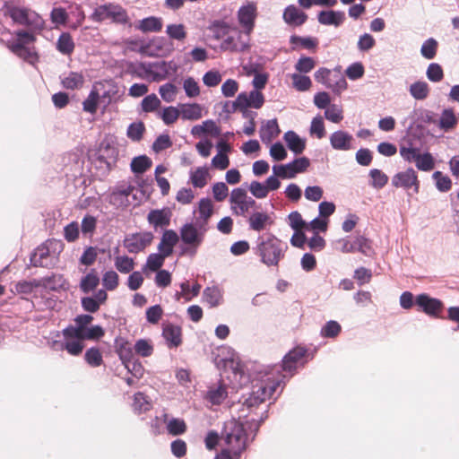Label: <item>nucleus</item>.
Returning a JSON list of instances; mask_svg holds the SVG:
<instances>
[{
	"instance_id": "obj_27",
	"label": "nucleus",
	"mask_w": 459,
	"mask_h": 459,
	"mask_svg": "<svg viewBox=\"0 0 459 459\" xmlns=\"http://www.w3.org/2000/svg\"><path fill=\"white\" fill-rule=\"evenodd\" d=\"M203 298L210 307H215L222 302L223 293L217 286L206 287L204 290Z\"/></svg>"
},
{
	"instance_id": "obj_42",
	"label": "nucleus",
	"mask_w": 459,
	"mask_h": 459,
	"mask_svg": "<svg viewBox=\"0 0 459 459\" xmlns=\"http://www.w3.org/2000/svg\"><path fill=\"white\" fill-rule=\"evenodd\" d=\"M429 85L427 82L418 81L410 86L411 95L418 100H425L429 95Z\"/></svg>"
},
{
	"instance_id": "obj_45",
	"label": "nucleus",
	"mask_w": 459,
	"mask_h": 459,
	"mask_svg": "<svg viewBox=\"0 0 459 459\" xmlns=\"http://www.w3.org/2000/svg\"><path fill=\"white\" fill-rule=\"evenodd\" d=\"M166 34L169 39L183 41L186 38V28L183 24H169L166 28Z\"/></svg>"
},
{
	"instance_id": "obj_59",
	"label": "nucleus",
	"mask_w": 459,
	"mask_h": 459,
	"mask_svg": "<svg viewBox=\"0 0 459 459\" xmlns=\"http://www.w3.org/2000/svg\"><path fill=\"white\" fill-rule=\"evenodd\" d=\"M315 66H316V62H315L314 58H312L310 56H302L299 57V59L296 63L295 69L299 74H307L310 71H312Z\"/></svg>"
},
{
	"instance_id": "obj_48",
	"label": "nucleus",
	"mask_w": 459,
	"mask_h": 459,
	"mask_svg": "<svg viewBox=\"0 0 459 459\" xmlns=\"http://www.w3.org/2000/svg\"><path fill=\"white\" fill-rule=\"evenodd\" d=\"M159 93L164 101L169 103L175 100L178 88L173 83L167 82L160 86Z\"/></svg>"
},
{
	"instance_id": "obj_37",
	"label": "nucleus",
	"mask_w": 459,
	"mask_h": 459,
	"mask_svg": "<svg viewBox=\"0 0 459 459\" xmlns=\"http://www.w3.org/2000/svg\"><path fill=\"white\" fill-rule=\"evenodd\" d=\"M246 97L245 108H260L264 103V97L263 93L258 90H253L249 93L240 92Z\"/></svg>"
},
{
	"instance_id": "obj_61",
	"label": "nucleus",
	"mask_w": 459,
	"mask_h": 459,
	"mask_svg": "<svg viewBox=\"0 0 459 459\" xmlns=\"http://www.w3.org/2000/svg\"><path fill=\"white\" fill-rule=\"evenodd\" d=\"M167 429L169 434L178 436L186 431V426L183 420L173 418L167 423Z\"/></svg>"
},
{
	"instance_id": "obj_41",
	"label": "nucleus",
	"mask_w": 459,
	"mask_h": 459,
	"mask_svg": "<svg viewBox=\"0 0 459 459\" xmlns=\"http://www.w3.org/2000/svg\"><path fill=\"white\" fill-rule=\"evenodd\" d=\"M368 176L371 178L370 186L376 189L383 188L388 182V177L378 169L369 170Z\"/></svg>"
},
{
	"instance_id": "obj_47",
	"label": "nucleus",
	"mask_w": 459,
	"mask_h": 459,
	"mask_svg": "<svg viewBox=\"0 0 459 459\" xmlns=\"http://www.w3.org/2000/svg\"><path fill=\"white\" fill-rule=\"evenodd\" d=\"M169 257L164 255L163 253H152L150 254L146 260L145 266L152 272H156L163 265L165 258Z\"/></svg>"
},
{
	"instance_id": "obj_63",
	"label": "nucleus",
	"mask_w": 459,
	"mask_h": 459,
	"mask_svg": "<svg viewBox=\"0 0 459 459\" xmlns=\"http://www.w3.org/2000/svg\"><path fill=\"white\" fill-rule=\"evenodd\" d=\"M141 105L144 112H152L160 106V100L156 94L152 93L144 97Z\"/></svg>"
},
{
	"instance_id": "obj_26",
	"label": "nucleus",
	"mask_w": 459,
	"mask_h": 459,
	"mask_svg": "<svg viewBox=\"0 0 459 459\" xmlns=\"http://www.w3.org/2000/svg\"><path fill=\"white\" fill-rule=\"evenodd\" d=\"M347 86L348 84L345 77L342 74L341 69L337 68L333 70L331 81L328 82L325 87L339 95L347 89Z\"/></svg>"
},
{
	"instance_id": "obj_33",
	"label": "nucleus",
	"mask_w": 459,
	"mask_h": 459,
	"mask_svg": "<svg viewBox=\"0 0 459 459\" xmlns=\"http://www.w3.org/2000/svg\"><path fill=\"white\" fill-rule=\"evenodd\" d=\"M180 115L186 120H197L202 117V107L197 103L182 104Z\"/></svg>"
},
{
	"instance_id": "obj_60",
	"label": "nucleus",
	"mask_w": 459,
	"mask_h": 459,
	"mask_svg": "<svg viewBox=\"0 0 459 459\" xmlns=\"http://www.w3.org/2000/svg\"><path fill=\"white\" fill-rule=\"evenodd\" d=\"M144 130L143 122H135L129 125L126 134L132 141L138 142L142 139Z\"/></svg>"
},
{
	"instance_id": "obj_34",
	"label": "nucleus",
	"mask_w": 459,
	"mask_h": 459,
	"mask_svg": "<svg viewBox=\"0 0 459 459\" xmlns=\"http://www.w3.org/2000/svg\"><path fill=\"white\" fill-rule=\"evenodd\" d=\"M228 392L224 385L212 387L207 391L206 399L212 404L219 405L227 398Z\"/></svg>"
},
{
	"instance_id": "obj_1",
	"label": "nucleus",
	"mask_w": 459,
	"mask_h": 459,
	"mask_svg": "<svg viewBox=\"0 0 459 459\" xmlns=\"http://www.w3.org/2000/svg\"><path fill=\"white\" fill-rule=\"evenodd\" d=\"M288 247L281 239L272 233L259 236L255 254L260 256V260L267 266H277Z\"/></svg>"
},
{
	"instance_id": "obj_31",
	"label": "nucleus",
	"mask_w": 459,
	"mask_h": 459,
	"mask_svg": "<svg viewBox=\"0 0 459 459\" xmlns=\"http://www.w3.org/2000/svg\"><path fill=\"white\" fill-rule=\"evenodd\" d=\"M74 47L75 45L70 33H61L56 44V49L65 56H70L74 52Z\"/></svg>"
},
{
	"instance_id": "obj_30",
	"label": "nucleus",
	"mask_w": 459,
	"mask_h": 459,
	"mask_svg": "<svg viewBox=\"0 0 459 459\" xmlns=\"http://www.w3.org/2000/svg\"><path fill=\"white\" fill-rule=\"evenodd\" d=\"M280 128L277 120L270 119L260 129V138L264 143H270L280 134Z\"/></svg>"
},
{
	"instance_id": "obj_11",
	"label": "nucleus",
	"mask_w": 459,
	"mask_h": 459,
	"mask_svg": "<svg viewBox=\"0 0 459 459\" xmlns=\"http://www.w3.org/2000/svg\"><path fill=\"white\" fill-rule=\"evenodd\" d=\"M392 185L394 187H402L406 190L413 187L414 193H418L420 188L417 173L412 168H409L404 171L396 173L392 178Z\"/></svg>"
},
{
	"instance_id": "obj_29",
	"label": "nucleus",
	"mask_w": 459,
	"mask_h": 459,
	"mask_svg": "<svg viewBox=\"0 0 459 459\" xmlns=\"http://www.w3.org/2000/svg\"><path fill=\"white\" fill-rule=\"evenodd\" d=\"M459 115L456 116L452 108H445L440 116L438 126L445 132L453 129L458 123Z\"/></svg>"
},
{
	"instance_id": "obj_56",
	"label": "nucleus",
	"mask_w": 459,
	"mask_h": 459,
	"mask_svg": "<svg viewBox=\"0 0 459 459\" xmlns=\"http://www.w3.org/2000/svg\"><path fill=\"white\" fill-rule=\"evenodd\" d=\"M290 42L292 45L299 44L302 48L306 49H314L316 48L318 41L316 39L312 37H300L297 35H292L290 38Z\"/></svg>"
},
{
	"instance_id": "obj_4",
	"label": "nucleus",
	"mask_w": 459,
	"mask_h": 459,
	"mask_svg": "<svg viewBox=\"0 0 459 459\" xmlns=\"http://www.w3.org/2000/svg\"><path fill=\"white\" fill-rule=\"evenodd\" d=\"M207 230L208 228L197 222H195V224L189 222L185 223L179 230V238L186 246L182 248V254L194 256L198 247L204 242Z\"/></svg>"
},
{
	"instance_id": "obj_43",
	"label": "nucleus",
	"mask_w": 459,
	"mask_h": 459,
	"mask_svg": "<svg viewBox=\"0 0 459 459\" xmlns=\"http://www.w3.org/2000/svg\"><path fill=\"white\" fill-rule=\"evenodd\" d=\"M8 13L14 22L22 25L29 24V11L26 8L13 6L9 8Z\"/></svg>"
},
{
	"instance_id": "obj_57",
	"label": "nucleus",
	"mask_w": 459,
	"mask_h": 459,
	"mask_svg": "<svg viewBox=\"0 0 459 459\" xmlns=\"http://www.w3.org/2000/svg\"><path fill=\"white\" fill-rule=\"evenodd\" d=\"M181 294L186 301H189L192 298L198 296L201 285L199 283L194 284L190 287L188 281H183L180 283Z\"/></svg>"
},
{
	"instance_id": "obj_20",
	"label": "nucleus",
	"mask_w": 459,
	"mask_h": 459,
	"mask_svg": "<svg viewBox=\"0 0 459 459\" xmlns=\"http://www.w3.org/2000/svg\"><path fill=\"white\" fill-rule=\"evenodd\" d=\"M171 212L169 209L152 210L147 216L148 222L155 229L168 227L170 224Z\"/></svg>"
},
{
	"instance_id": "obj_6",
	"label": "nucleus",
	"mask_w": 459,
	"mask_h": 459,
	"mask_svg": "<svg viewBox=\"0 0 459 459\" xmlns=\"http://www.w3.org/2000/svg\"><path fill=\"white\" fill-rule=\"evenodd\" d=\"M281 378H278L272 383L261 382L253 387L249 396L245 399L244 405L248 409L258 406L269 398L276 389L281 385Z\"/></svg>"
},
{
	"instance_id": "obj_39",
	"label": "nucleus",
	"mask_w": 459,
	"mask_h": 459,
	"mask_svg": "<svg viewBox=\"0 0 459 459\" xmlns=\"http://www.w3.org/2000/svg\"><path fill=\"white\" fill-rule=\"evenodd\" d=\"M209 30L215 39H221L230 33V26L224 21L216 20L209 26Z\"/></svg>"
},
{
	"instance_id": "obj_64",
	"label": "nucleus",
	"mask_w": 459,
	"mask_h": 459,
	"mask_svg": "<svg viewBox=\"0 0 459 459\" xmlns=\"http://www.w3.org/2000/svg\"><path fill=\"white\" fill-rule=\"evenodd\" d=\"M354 251L360 252L366 255H368L371 251L370 241L364 236H358L353 241Z\"/></svg>"
},
{
	"instance_id": "obj_35",
	"label": "nucleus",
	"mask_w": 459,
	"mask_h": 459,
	"mask_svg": "<svg viewBox=\"0 0 459 459\" xmlns=\"http://www.w3.org/2000/svg\"><path fill=\"white\" fill-rule=\"evenodd\" d=\"M152 165V160L146 155L134 157L130 164L131 170L135 174H143Z\"/></svg>"
},
{
	"instance_id": "obj_15",
	"label": "nucleus",
	"mask_w": 459,
	"mask_h": 459,
	"mask_svg": "<svg viewBox=\"0 0 459 459\" xmlns=\"http://www.w3.org/2000/svg\"><path fill=\"white\" fill-rule=\"evenodd\" d=\"M415 304L424 313L432 316H437L438 311L443 307V303L439 299L431 298L424 293L416 297Z\"/></svg>"
},
{
	"instance_id": "obj_7",
	"label": "nucleus",
	"mask_w": 459,
	"mask_h": 459,
	"mask_svg": "<svg viewBox=\"0 0 459 459\" xmlns=\"http://www.w3.org/2000/svg\"><path fill=\"white\" fill-rule=\"evenodd\" d=\"M92 18L96 22L112 19L114 22L121 24H126L129 22V17L126 11L120 5L112 4L98 6L92 13Z\"/></svg>"
},
{
	"instance_id": "obj_8",
	"label": "nucleus",
	"mask_w": 459,
	"mask_h": 459,
	"mask_svg": "<svg viewBox=\"0 0 459 459\" xmlns=\"http://www.w3.org/2000/svg\"><path fill=\"white\" fill-rule=\"evenodd\" d=\"M310 161L307 157L297 158L291 162L273 167V174L281 178H293L298 173H302L309 167Z\"/></svg>"
},
{
	"instance_id": "obj_25",
	"label": "nucleus",
	"mask_w": 459,
	"mask_h": 459,
	"mask_svg": "<svg viewBox=\"0 0 459 459\" xmlns=\"http://www.w3.org/2000/svg\"><path fill=\"white\" fill-rule=\"evenodd\" d=\"M61 83L67 90H77L82 87L84 77L81 73L69 72L62 75Z\"/></svg>"
},
{
	"instance_id": "obj_19",
	"label": "nucleus",
	"mask_w": 459,
	"mask_h": 459,
	"mask_svg": "<svg viewBox=\"0 0 459 459\" xmlns=\"http://www.w3.org/2000/svg\"><path fill=\"white\" fill-rule=\"evenodd\" d=\"M283 21L290 26H301L307 20V15L296 5H288L282 14Z\"/></svg>"
},
{
	"instance_id": "obj_17",
	"label": "nucleus",
	"mask_w": 459,
	"mask_h": 459,
	"mask_svg": "<svg viewBox=\"0 0 459 459\" xmlns=\"http://www.w3.org/2000/svg\"><path fill=\"white\" fill-rule=\"evenodd\" d=\"M346 20L342 11L322 10L317 13V21L321 25L340 27Z\"/></svg>"
},
{
	"instance_id": "obj_2",
	"label": "nucleus",
	"mask_w": 459,
	"mask_h": 459,
	"mask_svg": "<svg viewBox=\"0 0 459 459\" xmlns=\"http://www.w3.org/2000/svg\"><path fill=\"white\" fill-rule=\"evenodd\" d=\"M178 68L173 61L141 62L137 66V74L141 79L159 82L176 74Z\"/></svg>"
},
{
	"instance_id": "obj_55",
	"label": "nucleus",
	"mask_w": 459,
	"mask_h": 459,
	"mask_svg": "<svg viewBox=\"0 0 459 459\" xmlns=\"http://www.w3.org/2000/svg\"><path fill=\"white\" fill-rule=\"evenodd\" d=\"M84 359L86 362L93 368L100 367L103 362L102 355L96 347H91L87 350L84 354Z\"/></svg>"
},
{
	"instance_id": "obj_49",
	"label": "nucleus",
	"mask_w": 459,
	"mask_h": 459,
	"mask_svg": "<svg viewBox=\"0 0 459 459\" xmlns=\"http://www.w3.org/2000/svg\"><path fill=\"white\" fill-rule=\"evenodd\" d=\"M134 266V259L126 255H118L115 258V267L121 273H130Z\"/></svg>"
},
{
	"instance_id": "obj_46",
	"label": "nucleus",
	"mask_w": 459,
	"mask_h": 459,
	"mask_svg": "<svg viewBox=\"0 0 459 459\" xmlns=\"http://www.w3.org/2000/svg\"><path fill=\"white\" fill-rule=\"evenodd\" d=\"M437 50V41L433 38H429L423 42V44L420 48V54L426 59L430 60L436 56Z\"/></svg>"
},
{
	"instance_id": "obj_44",
	"label": "nucleus",
	"mask_w": 459,
	"mask_h": 459,
	"mask_svg": "<svg viewBox=\"0 0 459 459\" xmlns=\"http://www.w3.org/2000/svg\"><path fill=\"white\" fill-rule=\"evenodd\" d=\"M432 178L435 180L436 187L439 192L446 193L451 189V178L441 171H435L432 174Z\"/></svg>"
},
{
	"instance_id": "obj_50",
	"label": "nucleus",
	"mask_w": 459,
	"mask_h": 459,
	"mask_svg": "<svg viewBox=\"0 0 459 459\" xmlns=\"http://www.w3.org/2000/svg\"><path fill=\"white\" fill-rule=\"evenodd\" d=\"M151 403L143 393H136L134 396L133 407L138 413L145 412L151 409Z\"/></svg>"
},
{
	"instance_id": "obj_21",
	"label": "nucleus",
	"mask_w": 459,
	"mask_h": 459,
	"mask_svg": "<svg viewBox=\"0 0 459 459\" xmlns=\"http://www.w3.org/2000/svg\"><path fill=\"white\" fill-rule=\"evenodd\" d=\"M162 336L169 347H178L181 344V328L178 325L172 324L164 325Z\"/></svg>"
},
{
	"instance_id": "obj_51",
	"label": "nucleus",
	"mask_w": 459,
	"mask_h": 459,
	"mask_svg": "<svg viewBox=\"0 0 459 459\" xmlns=\"http://www.w3.org/2000/svg\"><path fill=\"white\" fill-rule=\"evenodd\" d=\"M48 248L46 247H39L30 255V262L32 266H45L44 259L48 256Z\"/></svg>"
},
{
	"instance_id": "obj_18",
	"label": "nucleus",
	"mask_w": 459,
	"mask_h": 459,
	"mask_svg": "<svg viewBox=\"0 0 459 459\" xmlns=\"http://www.w3.org/2000/svg\"><path fill=\"white\" fill-rule=\"evenodd\" d=\"M179 236L173 230H165L162 233L160 242L158 245V250L164 255L170 256L174 247L178 244Z\"/></svg>"
},
{
	"instance_id": "obj_14",
	"label": "nucleus",
	"mask_w": 459,
	"mask_h": 459,
	"mask_svg": "<svg viewBox=\"0 0 459 459\" xmlns=\"http://www.w3.org/2000/svg\"><path fill=\"white\" fill-rule=\"evenodd\" d=\"M329 142L333 150L347 152L353 149V136L343 130H338L331 134Z\"/></svg>"
},
{
	"instance_id": "obj_38",
	"label": "nucleus",
	"mask_w": 459,
	"mask_h": 459,
	"mask_svg": "<svg viewBox=\"0 0 459 459\" xmlns=\"http://www.w3.org/2000/svg\"><path fill=\"white\" fill-rule=\"evenodd\" d=\"M248 48V43L236 42L235 36H228L221 44V48L222 50L230 52H244Z\"/></svg>"
},
{
	"instance_id": "obj_62",
	"label": "nucleus",
	"mask_w": 459,
	"mask_h": 459,
	"mask_svg": "<svg viewBox=\"0 0 459 459\" xmlns=\"http://www.w3.org/2000/svg\"><path fill=\"white\" fill-rule=\"evenodd\" d=\"M134 351L142 357H149L153 352V347L150 341L140 339L134 344Z\"/></svg>"
},
{
	"instance_id": "obj_28",
	"label": "nucleus",
	"mask_w": 459,
	"mask_h": 459,
	"mask_svg": "<svg viewBox=\"0 0 459 459\" xmlns=\"http://www.w3.org/2000/svg\"><path fill=\"white\" fill-rule=\"evenodd\" d=\"M135 28L142 32H158L162 29V21L160 18L150 16L139 21Z\"/></svg>"
},
{
	"instance_id": "obj_5",
	"label": "nucleus",
	"mask_w": 459,
	"mask_h": 459,
	"mask_svg": "<svg viewBox=\"0 0 459 459\" xmlns=\"http://www.w3.org/2000/svg\"><path fill=\"white\" fill-rule=\"evenodd\" d=\"M15 35L17 39L8 45L10 50L29 64H36L39 60L38 53L34 48L28 47L35 41V36L23 30L16 31Z\"/></svg>"
},
{
	"instance_id": "obj_58",
	"label": "nucleus",
	"mask_w": 459,
	"mask_h": 459,
	"mask_svg": "<svg viewBox=\"0 0 459 459\" xmlns=\"http://www.w3.org/2000/svg\"><path fill=\"white\" fill-rule=\"evenodd\" d=\"M426 75L430 82H438L442 81L444 77V72L439 64L431 63L427 68Z\"/></svg>"
},
{
	"instance_id": "obj_32",
	"label": "nucleus",
	"mask_w": 459,
	"mask_h": 459,
	"mask_svg": "<svg viewBox=\"0 0 459 459\" xmlns=\"http://www.w3.org/2000/svg\"><path fill=\"white\" fill-rule=\"evenodd\" d=\"M100 283V278L95 269H91L89 273L82 278L80 289L83 293H89L93 290Z\"/></svg>"
},
{
	"instance_id": "obj_53",
	"label": "nucleus",
	"mask_w": 459,
	"mask_h": 459,
	"mask_svg": "<svg viewBox=\"0 0 459 459\" xmlns=\"http://www.w3.org/2000/svg\"><path fill=\"white\" fill-rule=\"evenodd\" d=\"M341 330V325L337 321L330 320L321 328L320 333L324 338H334Z\"/></svg>"
},
{
	"instance_id": "obj_23",
	"label": "nucleus",
	"mask_w": 459,
	"mask_h": 459,
	"mask_svg": "<svg viewBox=\"0 0 459 459\" xmlns=\"http://www.w3.org/2000/svg\"><path fill=\"white\" fill-rule=\"evenodd\" d=\"M284 141L288 148L296 154L302 153L306 148V141L299 137L294 131H288L284 134Z\"/></svg>"
},
{
	"instance_id": "obj_40",
	"label": "nucleus",
	"mask_w": 459,
	"mask_h": 459,
	"mask_svg": "<svg viewBox=\"0 0 459 459\" xmlns=\"http://www.w3.org/2000/svg\"><path fill=\"white\" fill-rule=\"evenodd\" d=\"M62 337L66 339L65 348L70 355L78 356L82 353L84 347L83 338L66 337L65 335H62Z\"/></svg>"
},
{
	"instance_id": "obj_36",
	"label": "nucleus",
	"mask_w": 459,
	"mask_h": 459,
	"mask_svg": "<svg viewBox=\"0 0 459 459\" xmlns=\"http://www.w3.org/2000/svg\"><path fill=\"white\" fill-rule=\"evenodd\" d=\"M209 176L208 169L205 167H198L191 171L190 181L195 187L203 188L207 184Z\"/></svg>"
},
{
	"instance_id": "obj_3",
	"label": "nucleus",
	"mask_w": 459,
	"mask_h": 459,
	"mask_svg": "<svg viewBox=\"0 0 459 459\" xmlns=\"http://www.w3.org/2000/svg\"><path fill=\"white\" fill-rule=\"evenodd\" d=\"M221 437L233 456L238 457L246 449L247 436L243 425L235 419L224 423Z\"/></svg>"
},
{
	"instance_id": "obj_13",
	"label": "nucleus",
	"mask_w": 459,
	"mask_h": 459,
	"mask_svg": "<svg viewBox=\"0 0 459 459\" xmlns=\"http://www.w3.org/2000/svg\"><path fill=\"white\" fill-rule=\"evenodd\" d=\"M134 186L122 182L115 186L111 194L109 195L108 201L110 204L122 207L129 204L128 197L133 193Z\"/></svg>"
},
{
	"instance_id": "obj_12",
	"label": "nucleus",
	"mask_w": 459,
	"mask_h": 459,
	"mask_svg": "<svg viewBox=\"0 0 459 459\" xmlns=\"http://www.w3.org/2000/svg\"><path fill=\"white\" fill-rule=\"evenodd\" d=\"M256 7L254 4L241 6L238 11V20L243 28V33L248 38L255 27Z\"/></svg>"
},
{
	"instance_id": "obj_52",
	"label": "nucleus",
	"mask_w": 459,
	"mask_h": 459,
	"mask_svg": "<svg viewBox=\"0 0 459 459\" xmlns=\"http://www.w3.org/2000/svg\"><path fill=\"white\" fill-rule=\"evenodd\" d=\"M415 163L417 169L422 171H430L435 166L434 159L429 152L419 153Z\"/></svg>"
},
{
	"instance_id": "obj_10",
	"label": "nucleus",
	"mask_w": 459,
	"mask_h": 459,
	"mask_svg": "<svg viewBox=\"0 0 459 459\" xmlns=\"http://www.w3.org/2000/svg\"><path fill=\"white\" fill-rule=\"evenodd\" d=\"M153 239V234L149 231L126 235L123 244L129 253L137 254L148 247Z\"/></svg>"
},
{
	"instance_id": "obj_16",
	"label": "nucleus",
	"mask_w": 459,
	"mask_h": 459,
	"mask_svg": "<svg viewBox=\"0 0 459 459\" xmlns=\"http://www.w3.org/2000/svg\"><path fill=\"white\" fill-rule=\"evenodd\" d=\"M93 320V316L88 314L79 315L74 318L75 325H68L62 330V335L66 337L80 338L82 333L87 328Z\"/></svg>"
},
{
	"instance_id": "obj_54",
	"label": "nucleus",
	"mask_w": 459,
	"mask_h": 459,
	"mask_svg": "<svg viewBox=\"0 0 459 459\" xmlns=\"http://www.w3.org/2000/svg\"><path fill=\"white\" fill-rule=\"evenodd\" d=\"M291 79L293 87L299 91H306L312 85L310 78L307 75L293 74L291 75Z\"/></svg>"
},
{
	"instance_id": "obj_22",
	"label": "nucleus",
	"mask_w": 459,
	"mask_h": 459,
	"mask_svg": "<svg viewBox=\"0 0 459 459\" xmlns=\"http://www.w3.org/2000/svg\"><path fill=\"white\" fill-rule=\"evenodd\" d=\"M273 223L271 217L262 212L252 213L248 219L249 229L255 231L264 230L267 225Z\"/></svg>"
},
{
	"instance_id": "obj_24",
	"label": "nucleus",
	"mask_w": 459,
	"mask_h": 459,
	"mask_svg": "<svg viewBox=\"0 0 459 459\" xmlns=\"http://www.w3.org/2000/svg\"><path fill=\"white\" fill-rule=\"evenodd\" d=\"M199 217L196 222L208 228V221L213 212V205L209 198H202L198 205Z\"/></svg>"
},
{
	"instance_id": "obj_9",
	"label": "nucleus",
	"mask_w": 459,
	"mask_h": 459,
	"mask_svg": "<svg viewBox=\"0 0 459 459\" xmlns=\"http://www.w3.org/2000/svg\"><path fill=\"white\" fill-rule=\"evenodd\" d=\"M307 353V350L306 348L295 347L283 357L281 368L284 372L289 373V377L294 375L299 367L305 365Z\"/></svg>"
}]
</instances>
